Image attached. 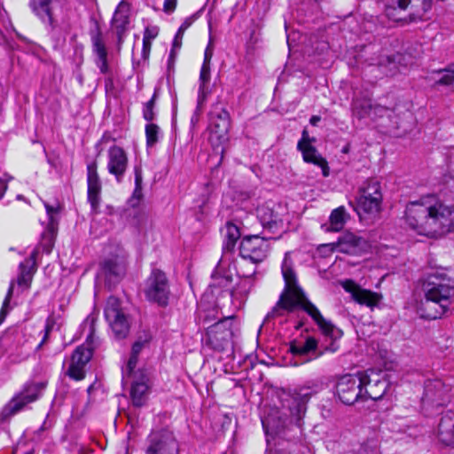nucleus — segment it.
<instances>
[{
	"mask_svg": "<svg viewBox=\"0 0 454 454\" xmlns=\"http://www.w3.org/2000/svg\"><path fill=\"white\" fill-rule=\"evenodd\" d=\"M370 248L368 240L356 233L342 231V254L360 255Z\"/></svg>",
	"mask_w": 454,
	"mask_h": 454,
	"instance_id": "nucleus-24",
	"label": "nucleus"
},
{
	"mask_svg": "<svg viewBox=\"0 0 454 454\" xmlns=\"http://www.w3.org/2000/svg\"><path fill=\"white\" fill-rule=\"evenodd\" d=\"M437 438L442 444L454 447V412L451 411L442 416L438 425Z\"/></svg>",
	"mask_w": 454,
	"mask_h": 454,
	"instance_id": "nucleus-25",
	"label": "nucleus"
},
{
	"mask_svg": "<svg viewBox=\"0 0 454 454\" xmlns=\"http://www.w3.org/2000/svg\"><path fill=\"white\" fill-rule=\"evenodd\" d=\"M99 194L100 192H92L88 190V200L90 201L92 208H97L99 204Z\"/></svg>",
	"mask_w": 454,
	"mask_h": 454,
	"instance_id": "nucleus-48",
	"label": "nucleus"
},
{
	"mask_svg": "<svg viewBox=\"0 0 454 454\" xmlns=\"http://www.w3.org/2000/svg\"><path fill=\"white\" fill-rule=\"evenodd\" d=\"M231 283V277H217L215 278L214 282L210 284L211 288L221 287L223 289H229Z\"/></svg>",
	"mask_w": 454,
	"mask_h": 454,
	"instance_id": "nucleus-44",
	"label": "nucleus"
},
{
	"mask_svg": "<svg viewBox=\"0 0 454 454\" xmlns=\"http://www.w3.org/2000/svg\"><path fill=\"white\" fill-rule=\"evenodd\" d=\"M340 243V237H339L334 243L323 244L318 247V252L324 256L333 252L335 247Z\"/></svg>",
	"mask_w": 454,
	"mask_h": 454,
	"instance_id": "nucleus-45",
	"label": "nucleus"
},
{
	"mask_svg": "<svg viewBox=\"0 0 454 454\" xmlns=\"http://www.w3.org/2000/svg\"><path fill=\"white\" fill-rule=\"evenodd\" d=\"M159 33V28L157 27H146L144 33V38L153 40L154 39Z\"/></svg>",
	"mask_w": 454,
	"mask_h": 454,
	"instance_id": "nucleus-52",
	"label": "nucleus"
},
{
	"mask_svg": "<svg viewBox=\"0 0 454 454\" xmlns=\"http://www.w3.org/2000/svg\"><path fill=\"white\" fill-rule=\"evenodd\" d=\"M306 387H301L293 395H288L282 404V409L271 408L262 419V427L267 435L279 434L288 425L295 424L301 427V421L306 412V403L311 393L306 392Z\"/></svg>",
	"mask_w": 454,
	"mask_h": 454,
	"instance_id": "nucleus-4",
	"label": "nucleus"
},
{
	"mask_svg": "<svg viewBox=\"0 0 454 454\" xmlns=\"http://www.w3.org/2000/svg\"><path fill=\"white\" fill-rule=\"evenodd\" d=\"M87 185L88 190L101 192V182L98 174V162L92 160L87 164Z\"/></svg>",
	"mask_w": 454,
	"mask_h": 454,
	"instance_id": "nucleus-35",
	"label": "nucleus"
},
{
	"mask_svg": "<svg viewBox=\"0 0 454 454\" xmlns=\"http://www.w3.org/2000/svg\"><path fill=\"white\" fill-rule=\"evenodd\" d=\"M336 270L335 265H332L328 270H325V271L321 272V276L324 278L333 280V283H339V280L335 278V276H333V272Z\"/></svg>",
	"mask_w": 454,
	"mask_h": 454,
	"instance_id": "nucleus-50",
	"label": "nucleus"
},
{
	"mask_svg": "<svg viewBox=\"0 0 454 454\" xmlns=\"http://www.w3.org/2000/svg\"><path fill=\"white\" fill-rule=\"evenodd\" d=\"M298 150L301 153L302 159L305 162L312 163L314 165L320 167L322 168L323 176H329V168L327 166V161L318 153L317 150L313 145H308L306 146L301 147V149Z\"/></svg>",
	"mask_w": 454,
	"mask_h": 454,
	"instance_id": "nucleus-29",
	"label": "nucleus"
},
{
	"mask_svg": "<svg viewBox=\"0 0 454 454\" xmlns=\"http://www.w3.org/2000/svg\"><path fill=\"white\" fill-rule=\"evenodd\" d=\"M92 357V348L79 346L74 351L67 375L74 380H81L85 377V366Z\"/></svg>",
	"mask_w": 454,
	"mask_h": 454,
	"instance_id": "nucleus-20",
	"label": "nucleus"
},
{
	"mask_svg": "<svg viewBox=\"0 0 454 454\" xmlns=\"http://www.w3.org/2000/svg\"><path fill=\"white\" fill-rule=\"evenodd\" d=\"M160 128L154 123H149L145 126V136L147 146H153L159 139Z\"/></svg>",
	"mask_w": 454,
	"mask_h": 454,
	"instance_id": "nucleus-41",
	"label": "nucleus"
},
{
	"mask_svg": "<svg viewBox=\"0 0 454 454\" xmlns=\"http://www.w3.org/2000/svg\"><path fill=\"white\" fill-rule=\"evenodd\" d=\"M90 35L92 43V51L96 55V66L99 68L101 74H111V69L107 59V50L98 24L93 30H90Z\"/></svg>",
	"mask_w": 454,
	"mask_h": 454,
	"instance_id": "nucleus-22",
	"label": "nucleus"
},
{
	"mask_svg": "<svg viewBox=\"0 0 454 454\" xmlns=\"http://www.w3.org/2000/svg\"><path fill=\"white\" fill-rule=\"evenodd\" d=\"M183 35L184 34H179V30H177L176 35H175V38L173 40V44H172V50L170 51V55H169V59H174L175 58V51L177 49H180L181 45H182V39H183Z\"/></svg>",
	"mask_w": 454,
	"mask_h": 454,
	"instance_id": "nucleus-47",
	"label": "nucleus"
},
{
	"mask_svg": "<svg viewBox=\"0 0 454 454\" xmlns=\"http://www.w3.org/2000/svg\"><path fill=\"white\" fill-rule=\"evenodd\" d=\"M105 317L117 339L125 338L129 332V323L121 308L120 301L115 297L107 300Z\"/></svg>",
	"mask_w": 454,
	"mask_h": 454,
	"instance_id": "nucleus-12",
	"label": "nucleus"
},
{
	"mask_svg": "<svg viewBox=\"0 0 454 454\" xmlns=\"http://www.w3.org/2000/svg\"><path fill=\"white\" fill-rule=\"evenodd\" d=\"M364 372L342 375V403L353 404L364 398Z\"/></svg>",
	"mask_w": 454,
	"mask_h": 454,
	"instance_id": "nucleus-18",
	"label": "nucleus"
},
{
	"mask_svg": "<svg viewBox=\"0 0 454 454\" xmlns=\"http://www.w3.org/2000/svg\"><path fill=\"white\" fill-rule=\"evenodd\" d=\"M232 317L220 319L207 329L206 343L217 351L224 350L231 340L232 333Z\"/></svg>",
	"mask_w": 454,
	"mask_h": 454,
	"instance_id": "nucleus-11",
	"label": "nucleus"
},
{
	"mask_svg": "<svg viewBox=\"0 0 454 454\" xmlns=\"http://www.w3.org/2000/svg\"><path fill=\"white\" fill-rule=\"evenodd\" d=\"M12 292H13V286L12 285L10 286L9 290H8V293H7V295H6V298L4 299V304H3V308H4L5 306H7L9 304V301H10V299H11V296L12 294ZM4 310V309H2V311Z\"/></svg>",
	"mask_w": 454,
	"mask_h": 454,
	"instance_id": "nucleus-56",
	"label": "nucleus"
},
{
	"mask_svg": "<svg viewBox=\"0 0 454 454\" xmlns=\"http://www.w3.org/2000/svg\"><path fill=\"white\" fill-rule=\"evenodd\" d=\"M421 401L425 406L446 405L450 401V386L438 378L427 380Z\"/></svg>",
	"mask_w": 454,
	"mask_h": 454,
	"instance_id": "nucleus-10",
	"label": "nucleus"
},
{
	"mask_svg": "<svg viewBox=\"0 0 454 454\" xmlns=\"http://www.w3.org/2000/svg\"><path fill=\"white\" fill-rule=\"evenodd\" d=\"M364 397L380 400L385 395L388 383L381 371L368 370L364 372Z\"/></svg>",
	"mask_w": 454,
	"mask_h": 454,
	"instance_id": "nucleus-17",
	"label": "nucleus"
},
{
	"mask_svg": "<svg viewBox=\"0 0 454 454\" xmlns=\"http://www.w3.org/2000/svg\"><path fill=\"white\" fill-rule=\"evenodd\" d=\"M342 288L349 294L352 301L371 309L378 306L382 300L380 294L363 288L352 279L342 281Z\"/></svg>",
	"mask_w": 454,
	"mask_h": 454,
	"instance_id": "nucleus-16",
	"label": "nucleus"
},
{
	"mask_svg": "<svg viewBox=\"0 0 454 454\" xmlns=\"http://www.w3.org/2000/svg\"><path fill=\"white\" fill-rule=\"evenodd\" d=\"M37 252L35 250L30 256L20 264V276L18 285L27 288L31 283L33 274L35 271V260Z\"/></svg>",
	"mask_w": 454,
	"mask_h": 454,
	"instance_id": "nucleus-30",
	"label": "nucleus"
},
{
	"mask_svg": "<svg viewBox=\"0 0 454 454\" xmlns=\"http://www.w3.org/2000/svg\"><path fill=\"white\" fill-rule=\"evenodd\" d=\"M364 29L367 31V30H372V25L371 22H367V24L364 26Z\"/></svg>",
	"mask_w": 454,
	"mask_h": 454,
	"instance_id": "nucleus-61",
	"label": "nucleus"
},
{
	"mask_svg": "<svg viewBox=\"0 0 454 454\" xmlns=\"http://www.w3.org/2000/svg\"><path fill=\"white\" fill-rule=\"evenodd\" d=\"M143 292L148 301L160 307L168 306L171 293L166 274L159 269H153L145 282Z\"/></svg>",
	"mask_w": 454,
	"mask_h": 454,
	"instance_id": "nucleus-6",
	"label": "nucleus"
},
{
	"mask_svg": "<svg viewBox=\"0 0 454 454\" xmlns=\"http://www.w3.org/2000/svg\"><path fill=\"white\" fill-rule=\"evenodd\" d=\"M321 118L320 116L318 115H313L310 120H309V123L313 126H317V123L320 121Z\"/></svg>",
	"mask_w": 454,
	"mask_h": 454,
	"instance_id": "nucleus-58",
	"label": "nucleus"
},
{
	"mask_svg": "<svg viewBox=\"0 0 454 454\" xmlns=\"http://www.w3.org/2000/svg\"><path fill=\"white\" fill-rule=\"evenodd\" d=\"M404 220L419 235L441 237L454 231V207L434 196H427L406 206Z\"/></svg>",
	"mask_w": 454,
	"mask_h": 454,
	"instance_id": "nucleus-2",
	"label": "nucleus"
},
{
	"mask_svg": "<svg viewBox=\"0 0 454 454\" xmlns=\"http://www.w3.org/2000/svg\"><path fill=\"white\" fill-rule=\"evenodd\" d=\"M177 0H165L163 4V11L166 13H172L176 7Z\"/></svg>",
	"mask_w": 454,
	"mask_h": 454,
	"instance_id": "nucleus-53",
	"label": "nucleus"
},
{
	"mask_svg": "<svg viewBox=\"0 0 454 454\" xmlns=\"http://www.w3.org/2000/svg\"><path fill=\"white\" fill-rule=\"evenodd\" d=\"M137 357L138 356H135L133 354L130 355V357L129 358V361H128L126 369L124 371V373H126L127 375H131L132 374L133 370L136 367L137 363Z\"/></svg>",
	"mask_w": 454,
	"mask_h": 454,
	"instance_id": "nucleus-49",
	"label": "nucleus"
},
{
	"mask_svg": "<svg viewBox=\"0 0 454 454\" xmlns=\"http://www.w3.org/2000/svg\"><path fill=\"white\" fill-rule=\"evenodd\" d=\"M150 50L142 48V59L146 61L149 59L150 56Z\"/></svg>",
	"mask_w": 454,
	"mask_h": 454,
	"instance_id": "nucleus-60",
	"label": "nucleus"
},
{
	"mask_svg": "<svg viewBox=\"0 0 454 454\" xmlns=\"http://www.w3.org/2000/svg\"><path fill=\"white\" fill-rule=\"evenodd\" d=\"M268 251V241L258 235L245 237L240 242V256L254 263L262 262L267 257Z\"/></svg>",
	"mask_w": 454,
	"mask_h": 454,
	"instance_id": "nucleus-14",
	"label": "nucleus"
},
{
	"mask_svg": "<svg viewBox=\"0 0 454 454\" xmlns=\"http://www.w3.org/2000/svg\"><path fill=\"white\" fill-rule=\"evenodd\" d=\"M128 168V156L125 151L118 146L113 145L107 151V170L114 176L116 181L121 183Z\"/></svg>",
	"mask_w": 454,
	"mask_h": 454,
	"instance_id": "nucleus-21",
	"label": "nucleus"
},
{
	"mask_svg": "<svg viewBox=\"0 0 454 454\" xmlns=\"http://www.w3.org/2000/svg\"><path fill=\"white\" fill-rule=\"evenodd\" d=\"M44 207L48 215V223L46 230L42 234L43 240V250L49 254L54 244V239L58 231L59 215L60 212V206L59 204L52 206L44 202Z\"/></svg>",
	"mask_w": 454,
	"mask_h": 454,
	"instance_id": "nucleus-23",
	"label": "nucleus"
},
{
	"mask_svg": "<svg viewBox=\"0 0 454 454\" xmlns=\"http://www.w3.org/2000/svg\"><path fill=\"white\" fill-rule=\"evenodd\" d=\"M209 115V140L214 146H218L228 140V132L231 127L230 114L220 103H216L212 106Z\"/></svg>",
	"mask_w": 454,
	"mask_h": 454,
	"instance_id": "nucleus-8",
	"label": "nucleus"
},
{
	"mask_svg": "<svg viewBox=\"0 0 454 454\" xmlns=\"http://www.w3.org/2000/svg\"><path fill=\"white\" fill-rule=\"evenodd\" d=\"M341 219H342V223L345 222V219H346V214L344 212V209L342 208V216H341Z\"/></svg>",
	"mask_w": 454,
	"mask_h": 454,
	"instance_id": "nucleus-62",
	"label": "nucleus"
},
{
	"mask_svg": "<svg viewBox=\"0 0 454 454\" xmlns=\"http://www.w3.org/2000/svg\"><path fill=\"white\" fill-rule=\"evenodd\" d=\"M212 57H213V48L210 45H208L206 48L205 52H204V60L202 63V67H205V66L210 67Z\"/></svg>",
	"mask_w": 454,
	"mask_h": 454,
	"instance_id": "nucleus-51",
	"label": "nucleus"
},
{
	"mask_svg": "<svg viewBox=\"0 0 454 454\" xmlns=\"http://www.w3.org/2000/svg\"><path fill=\"white\" fill-rule=\"evenodd\" d=\"M256 212L257 216L259 217L261 223L264 228L270 229L277 224L278 216L274 215L273 211L269 207H258Z\"/></svg>",
	"mask_w": 454,
	"mask_h": 454,
	"instance_id": "nucleus-38",
	"label": "nucleus"
},
{
	"mask_svg": "<svg viewBox=\"0 0 454 454\" xmlns=\"http://www.w3.org/2000/svg\"><path fill=\"white\" fill-rule=\"evenodd\" d=\"M52 2L53 0H29V7L43 22L51 25L53 22Z\"/></svg>",
	"mask_w": 454,
	"mask_h": 454,
	"instance_id": "nucleus-31",
	"label": "nucleus"
},
{
	"mask_svg": "<svg viewBox=\"0 0 454 454\" xmlns=\"http://www.w3.org/2000/svg\"><path fill=\"white\" fill-rule=\"evenodd\" d=\"M437 72H444V74L437 82H435V84L448 86L454 83V63L450 64L444 70H439Z\"/></svg>",
	"mask_w": 454,
	"mask_h": 454,
	"instance_id": "nucleus-42",
	"label": "nucleus"
},
{
	"mask_svg": "<svg viewBox=\"0 0 454 454\" xmlns=\"http://www.w3.org/2000/svg\"><path fill=\"white\" fill-rule=\"evenodd\" d=\"M317 347V340L314 337H308L303 343L292 342L290 351L294 356H306L311 351H315Z\"/></svg>",
	"mask_w": 454,
	"mask_h": 454,
	"instance_id": "nucleus-34",
	"label": "nucleus"
},
{
	"mask_svg": "<svg viewBox=\"0 0 454 454\" xmlns=\"http://www.w3.org/2000/svg\"><path fill=\"white\" fill-rule=\"evenodd\" d=\"M405 113L399 112L396 108L391 109V116L387 114L385 120L380 121V127L387 132L395 133L403 127Z\"/></svg>",
	"mask_w": 454,
	"mask_h": 454,
	"instance_id": "nucleus-32",
	"label": "nucleus"
},
{
	"mask_svg": "<svg viewBox=\"0 0 454 454\" xmlns=\"http://www.w3.org/2000/svg\"><path fill=\"white\" fill-rule=\"evenodd\" d=\"M144 347V342L142 341H136L132 346L131 354L138 356L140 351L142 350Z\"/></svg>",
	"mask_w": 454,
	"mask_h": 454,
	"instance_id": "nucleus-54",
	"label": "nucleus"
},
{
	"mask_svg": "<svg viewBox=\"0 0 454 454\" xmlns=\"http://www.w3.org/2000/svg\"><path fill=\"white\" fill-rule=\"evenodd\" d=\"M211 68L210 67H202L200 73V86L198 92V104L201 105L205 102L207 97L211 93L210 90Z\"/></svg>",
	"mask_w": 454,
	"mask_h": 454,
	"instance_id": "nucleus-33",
	"label": "nucleus"
},
{
	"mask_svg": "<svg viewBox=\"0 0 454 454\" xmlns=\"http://www.w3.org/2000/svg\"><path fill=\"white\" fill-rule=\"evenodd\" d=\"M148 380L147 376L142 372L133 380L130 388V397L133 405L141 407L145 403L149 391Z\"/></svg>",
	"mask_w": 454,
	"mask_h": 454,
	"instance_id": "nucleus-27",
	"label": "nucleus"
},
{
	"mask_svg": "<svg viewBox=\"0 0 454 454\" xmlns=\"http://www.w3.org/2000/svg\"><path fill=\"white\" fill-rule=\"evenodd\" d=\"M135 189L133 194L130 198V204L132 207H137L139 204V201L143 198L142 192V183H143V174L140 167H135Z\"/></svg>",
	"mask_w": 454,
	"mask_h": 454,
	"instance_id": "nucleus-36",
	"label": "nucleus"
},
{
	"mask_svg": "<svg viewBox=\"0 0 454 454\" xmlns=\"http://www.w3.org/2000/svg\"><path fill=\"white\" fill-rule=\"evenodd\" d=\"M92 335H93V333L91 332L90 334L89 335V337L87 338V340H89V339L92 338Z\"/></svg>",
	"mask_w": 454,
	"mask_h": 454,
	"instance_id": "nucleus-63",
	"label": "nucleus"
},
{
	"mask_svg": "<svg viewBox=\"0 0 454 454\" xmlns=\"http://www.w3.org/2000/svg\"><path fill=\"white\" fill-rule=\"evenodd\" d=\"M282 275L285 280V288L278 302L267 317H279L283 315V311L291 313L298 309H301L312 318L322 334L331 340L332 342L325 347V350L336 351L338 346L335 345L333 340L336 327L331 321L322 316L317 306L309 300L302 288L298 285L296 274L292 269V260L289 253H286L282 262Z\"/></svg>",
	"mask_w": 454,
	"mask_h": 454,
	"instance_id": "nucleus-1",
	"label": "nucleus"
},
{
	"mask_svg": "<svg viewBox=\"0 0 454 454\" xmlns=\"http://www.w3.org/2000/svg\"><path fill=\"white\" fill-rule=\"evenodd\" d=\"M192 18H187L184 22L183 24L180 26V27L178 28L179 30V34H184V31L192 25Z\"/></svg>",
	"mask_w": 454,
	"mask_h": 454,
	"instance_id": "nucleus-55",
	"label": "nucleus"
},
{
	"mask_svg": "<svg viewBox=\"0 0 454 454\" xmlns=\"http://www.w3.org/2000/svg\"><path fill=\"white\" fill-rule=\"evenodd\" d=\"M353 111L360 119L369 118L379 123L385 120L387 114L391 116V109L378 104H373L371 99H356L353 104Z\"/></svg>",
	"mask_w": 454,
	"mask_h": 454,
	"instance_id": "nucleus-19",
	"label": "nucleus"
},
{
	"mask_svg": "<svg viewBox=\"0 0 454 454\" xmlns=\"http://www.w3.org/2000/svg\"><path fill=\"white\" fill-rule=\"evenodd\" d=\"M369 65H377L387 68L390 74H395L398 70V63L401 59L399 53L390 54L379 44L360 46V51L356 57Z\"/></svg>",
	"mask_w": 454,
	"mask_h": 454,
	"instance_id": "nucleus-7",
	"label": "nucleus"
},
{
	"mask_svg": "<svg viewBox=\"0 0 454 454\" xmlns=\"http://www.w3.org/2000/svg\"><path fill=\"white\" fill-rule=\"evenodd\" d=\"M6 189L7 184L5 183V181L0 178V199L4 196Z\"/></svg>",
	"mask_w": 454,
	"mask_h": 454,
	"instance_id": "nucleus-57",
	"label": "nucleus"
},
{
	"mask_svg": "<svg viewBox=\"0 0 454 454\" xmlns=\"http://www.w3.org/2000/svg\"><path fill=\"white\" fill-rule=\"evenodd\" d=\"M54 325H55L54 319L52 317H48L46 320V323H45V327L43 330L44 333H43V339L40 341V343L37 345L36 349L41 348L48 341L49 335L51 333V331L54 327Z\"/></svg>",
	"mask_w": 454,
	"mask_h": 454,
	"instance_id": "nucleus-43",
	"label": "nucleus"
},
{
	"mask_svg": "<svg viewBox=\"0 0 454 454\" xmlns=\"http://www.w3.org/2000/svg\"><path fill=\"white\" fill-rule=\"evenodd\" d=\"M146 442L145 454H178L179 452L176 440L168 430L152 432Z\"/></svg>",
	"mask_w": 454,
	"mask_h": 454,
	"instance_id": "nucleus-13",
	"label": "nucleus"
},
{
	"mask_svg": "<svg viewBox=\"0 0 454 454\" xmlns=\"http://www.w3.org/2000/svg\"><path fill=\"white\" fill-rule=\"evenodd\" d=\"M46 385V381L27 383L24 389L9 402L5 407L7 413L13 415L21 411L27 403L35 402L41 395Z\"/></svg>",
	"mask_w": 454,
	"mask_h": 454,
	"instance_id": "nucleus-15",
	"label": "nucleus"
},
{
	"mask_svg": "<svg viewBox=\"0 0 454 454\" xmlns=\"http://www.w3.org/2000/svg\"><path fill=\"white\" fill-rule=\"evenodd\" d=\"M424 298L417 311L423 318L434 320L442 317L449 309L454 298V279L446 269H436L427 274L423 281Z\"/></svg>",
	"mask_w": 454,
	"mask_h": 454,
	"instance_id": "nucleus-3",
	"label": "nucleus"
},
{
	"mask_svg": "<svg viewBox=\"0 0 454 454\" xmlns=\"http://www.w3.org/2000/svg\"><path fill=\"white\" fill-rule=\"evenodd\" d=\"M313 142H315V138L309 137L307 129H303L301 133V137L297 144V149H301V147L303 146L312 145Z\"/></svg>",
	"mask_w": 454,
	"mask_h": 454,
	"instance_id": "nucleus-46",
	"label": "nucleus"
},
{
	"mask_svg": "<svg viewBox=\"0 0 454 454\" xmlns=\"http://www.w3.org/2000/svg\"><path fill=\"white\" fill-rule=\"evenodd\" d=\"M125 273L124 257L120 254H113L102 260L97 278L103 280L106 286L111 288L121 280Z\"/></svg>",
	"mask_w": 454,
	"mask_h": 454,
	"instance_id": "nucleus-9",
	"label": "nucleus"
},
{
	"mask_svg": "<svg viewBox=\"0 0 454 454\" xmlns=\"http://www.w3.org/2000/svg\"><path fill=\"white\" fill-rule=\"evenodd\" d=\"M152 40H149V39H146V38H144L143 37V48L144 49H148L151 51V47H152V43H151Z\"/></svg>",
	"mask_w": 454,
	"mask_h": 454,
	"instance_id": "nucleus-59",
	"label": "nucleus"
},
{
	"mask_svg": "<svg viewBox=\"0 0 454 454\" xmlns=\"http://www.w3.org/2000/svg\"><path fill=\"white\" fill-rule=\"evenodd\" d=\"M398 7L405 10L409 5L411 12L408 17V22L422 20L423 16L431 9L432 0H398Z\"/></svg>",
	"mask_w": 454,
	"mask_h": 454,
	"instance_id": "nucleus-26",
	"label": "nucleus"
},
{
	"mask_svg": "<svg viewBox=\"0 0 454 454\" xmlns=\"http://www.w3.org/2000/svg\"><path fill=\"white\" fill-rule=\"evenodd\" d=\"M112 24L115 28L118 43H121L126 27L129 24V5L125 2L121 1L117 6L112 20Z\"/></svg>",
	"mask_w": 454,
	"mask_h": 454,
	"instance_id": "nucleus-28",
	"label": "nucleus"
},
{
	"mask_svg": "<svg viewBox=\"0 0 454 454\" xmlns=\"http://www.w3.org/2000/svg\"><path fill=\"white\" fill-rule=\"evenodd\" d=\"M225 230L226 241L223 248L226 250H232L237 240L240 238L239 229L234 223L228 222L225 225Z\"/></svg>",
	"mask_w": 454,
	"mask_h": 454,
	"instance_id": "nucleus-37",
	"label": "nucleus"
},
{
	"mask_svg": "<svg viewBox=\"0 0 454 454\" xmlns=\"http://www.w3.org/2000/svg\"><path fill=\"white\" fill-rule=\"evenodd\" d=\"M321 228L326 232H338L340 231V207L332 212L329 223L322 224Z\"/></svg>",
	"mask_w": 454,
	"mask_h": 454,
	"instance_id": "nucleus-39",
	"label": "nucleus"
},
{
	"mask_svg": "<svg viewBox=\"0 0 454 454\" xmlns=\"http://www.w3.org/2000/svg\"><path fill=\"white\" fill-rule=\"evenodd\" d=\"M160 92V88H155L152 98L146 102L143 108V117L147 121H152L155 118V105Z\"/></svg>",
	"mask_w": 454,
	"mask_h": 454,
	"instance_id": "nucleus-40",
	"label": "nucleus"
},
{
	"mask_svg": "<svg viewBox=\"0 0 454 454\" xmlns=\"http://www.w3.org/2000/svg\"><path fill=\"white\" fill-rule=\"evenodd\" d=\"M381 186L376 179H368L359 188L356 212L361 221L372 222L381 211Z\"/></svg>",
	"mask_w": 454,
	"mask_h": 454,
	"instance_id": "nucleus-5",
	"label": "nucleus"
}]
</instances>
